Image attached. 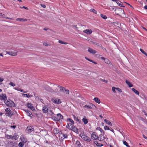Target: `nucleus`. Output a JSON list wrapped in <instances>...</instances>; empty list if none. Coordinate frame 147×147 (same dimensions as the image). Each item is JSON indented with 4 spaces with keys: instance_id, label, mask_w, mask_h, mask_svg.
Returning a JSON list of instances; mask_svg holds the SVG:
<instances>
[{
    "instance_id": "ddd939ff",
    "label": "nucleus",
    "mask_w": 147,
    "mask_h": 147,
    "mask_svg": "<svg viewBox=\"0 0 147 147\" xmlns=\"http://www.w3.org/2000/svg\"><path fill=\"white\" fill-rule=\"evenodd\" d=\"M83 32L86 33L87 35L90 34L92 32V31L91 29H86L83 31Z\"/></svg>"
},
{
    "instance_id": "2f4dec72",
    "label": "nucleus",
    "mask_w": 147,
    "mask_h": 147,
    "mask_svg": "<svg viewBox=\"0 0 147 147\" xmlns=\"http://www.w3.org/2000/svg\"><path fill=\"white\" fill-rule=\"evenodd\" d=\"M58 87L60 89V91H63V92H64V90L65 89L64 87L59 86H58Z\"/></svg>"
},
{
    "instance_id": "338daca9",
    "label": "nucleus",
    "mask_w": 147,
    "mask_h": 147,
    "mask_svg": "<svg viewBox=\"0 0 147 147\" xmlns=\"http://www.w3.org/2000/svg\"><path fill=\"white\" fill-rule=\"evenodd\" d=\"M100 80L102 81H104L105 82H106V83H107V81L106 80H103V79H100Z\"/></svg>"
},
{
    "instance_id": "a878e982",
    "label": "nucleus",
    "mask_w": 147,
    "mask_h": 147,
    "mask_svg": "<svg viewBox=\"0 0 147 147\" xmlns=\"http://www.w3.org/2000/svg\"><path fill=\"white\" fill-rule=\"evenodd\" d=\"M86 40L89 42H91L92 43H95V42L93 41L92 39L91 38V37H87V38L86 39Z\"/></svg>"
},
{
    "instance_id": "4468645a",
    "label": "nucleus",
    "mask_w": 147,
    "mask_h": 147,
    "mask_svg": "<svg viewBox=\"0 0 147 147\" xmlns=\"http://www.w3.org/2000/svg\"><path fill=\"white\" fill-rule=\"evenodd\" d=\"M88 51L89 52L93 54H94L97 53V51H96L95 50H94L90 48H88Z\"/></svg>"
},
{
    "instance_id": "412c9836",
    "label": "nucleus",
    "mask_w": 147,
    "mask_h": 147,
    "mask_svg": "<svg viewBox=\"0 0 147 147\" xmlns=\"http://www.w3.org/2000/svg\"><path fill=\"white\" fill-rule=\"evenodd\" d=\"M13 139L16 140L19 138V136L17 134L15 133L13 134Z\"/></svg>"
},
{
    "instance_id": "09e8293b",
    "label": "nucleus",
    "mask_w": 147,
    "mask_h": 147,
    "mask_svg": "<svg viewBox=\"0 0 147 147\" xmlns=\"http://www.w3.org/2000/svg\"><path fill=\"white\" fill-rule=\"evenodd\" d=\"M68 120L69 121V122H70L72 124H74V121H73V120H72L71 119H68Z\"/></svg>"
},
{
    "instance_id": "5fc2aeb1",
    "label": "nucleus",
    "mask_w": 147,
    "mask_h": 147,
    "mask_svg": "<svg viewBox=\"0 0 147 147\" xmlns=\"http://www.w3.org/2000/svg\"><path fill=\"white\" fill-rule=\"evenodd\" d=\"M116 89L117 90H118V91H119V92H122L121 90L119 88H116Z\"/></svg>"
},
{
    "instance_id": "bf43d9fd",
    "label": "nucleus",
    "mask_w": 147,
    "mask_h": 147,
    "mask_svg": "<svg viewBox=\"0 0 147 147\" xmlns=\"http://www.w3.org/2000/svg\"><path fill=\"white\" fill-rule=\"evenodd\" d=\"M10 127L13 129H15L16 127V126L15 125H11L10 126Z\"/></svg>"
},
{
    "instance_id": "6ab92c4d",
    "label": "nucleus",
    "mask_w": 147,
    "mask_h": 147,
    "mask_svg": "<svg viewBox=\"0 0 147 147\" xmlns=\"http://www.w3.org/2000/svg\"><path fill=\"white\" fill-rule=\"evenodd\" d=\"M17 21H20V22H26L27 20L26 19H24V18H18L16 19Z\"/></svg>"
},
{
    "instance_id": "79ce46f5",
    "label": "nucleus",
    "mask_w": 147,
    "mask_h": 147,
    "mask_svg": "<svg viewBox=\"0 0 147 147\" xmlns=\"http://www.w3.org/2000/svg\"><path fill=\"white\" fill-rule=\"evenodd\" d=\"M95 144H96L97 146H102V145L101 144L97 142H95Z\"/></svg>"
},
{
    "instance_id": "e2e57ef3",
    "label": "nucleus",
    "mask_w": 147,
    "mask_h": 147,
    "mask_svg": "<svg viewBox=\"0 0 147 147\" xmlns=\"http://www.w3.org/2000/svg\"><path fill=\"white\" fill-rule=\"evenodd\" d=\"M144 8L145 9H146L147 10V5H146L145 6H144Z\"/></svg>"
},
{
    "instance_id": "3c124183",
    "label": "nucleus",
    "mask_w": 147,
    "mask_h": 147,
    "mask_svg": "<svg viewBox=\"0 0 147 147\" xmlns=\"http://www.w3.org/2000/svg\"><path fill=\"white\" fill-rule=\"evenodd\" d=\"M116 88L114 87H113L112 88V91L114 93H115L116 92L115 89H116Z\"/></svg>"
},
{
    "instance_id": "423d86ee",
    "label": "nucleus",
    "mask_w": 147,
    "mask_h": 147,
    "mask_svg": "<svg viewBox=\"0 0 147 147\" xmlns=\"http://www.w3.org/2000/svg\"><path fill=\"white\" fill-rule=\"evenodd\" d=\"M42 112L44 113H47L48 111V106L44 105L42 106Z\"/></svg>"
},
{
    "instance_id": "4c0bfd02",
    "label": "nucleus",
    "mask_w": 147,
    "mask_h": 147,
    "mask_svg": "<svg viewBox=\"0 0 147 147\" xmlns=\"http://www.w3.org/2000/svg\"><path fill=\"white\" fill-rule=\"evenodd\" d=\"M74 120H76V121L79 122V123L80 122V120L78 119V117H77L75 116L74 115Z\"/></svg>"
},
{
    "instance_id": "774afa93",
    "label": "nucleus",
    "mask_w": 147,
    "mask_h": 147,
    "mask_svg": "<svg viewBox=\"0 0 147 147\" xmlns=\"http://www.w3.org/2000/svg\"><path fill=\"white\" fill-rule=\"evenodd\" d=\"M73 27H75L76 28H77V26L76 25H73Z\"/></svg>"
},
{
    "instance_id": "f3484780",
    "label": "nucleus",
    "mask_w": 147,
    "mask_h": 147,
    "mask_svg": "<svg viewBox=\"0 0 147 147\" xmlns=\"http://www.w3.org/2000/svg\"><path fill=\"white\" fill-rule=\"evenodd\" d=\"M113 25L115 26L120 27L121 26V23L118 22H114L113 23Z\"/></svg>"
},
{
    "instance_id": "603ef678",
    "label": "nucleus",
    "mask_w": 147,
    "mask_h": 147,
    "mask_svg": "<svg viewBox=\"0 0 147 147\" xmlns=\"http://www.w3.org/2000/svg\"><path fill=\"white\" fill-rule=\"evenodd\" d=\"M104 129L105 130H110L109 129V127H108L107 126H105L104 127Z\"/></svg>"
},
{
    "instance_id": "c85d7f7f",
    "label": "nucleus",
    "mask_w": 147,
    "mask_h": 147,
    "mask_svg": "<svg viewBox=\"0 0 147 147\" xmlns=\"http://www.w3.org/2000/svg\"><path fill=\"white\" fill-rule=\"evenodd\" d=\"M57 118H59V120L60 119H62L63 118V117L62 115L60 113L57 114Z\"/></svg>"
},
{
    "instance_id": "58836bf2",
    "label": "nucleus",
    "mask_w": 147,
    "mask_h": 147,
    "mask_svg": "<svg viewBox=\"0 0 147 147\" xmlns=\"http://www.w3.org/2000/svg\"><path fill=\"white\" fill-rule=\"evenodd\" d=\"M123 144L126 146L127 147H128L129 146L128 144V143L125 140H123Z\"/></svg>"
},
{
    "instance_id": "aec40b11",
    "label": "nucleus",
    "mask_w": 147,
    "mask_h": 147,
    "mask_svg": "<svg viewBox=\"0 0 147 147\" xmlns=\"http://www.w3.org/2000/svg\"><path fill=\"white\" fill-rule=\"evenodd\" d=\"M73 125L70 123H67L66 125V127L68 129H71V128L72 127Z\"/></svg>"
},
{
    "instance_id": "1a4fd4ad",
    "label": "nucleus",
    "mask_w": 147,
    "mask_h": 147,
    "mask_svg": "<svg viewBox=\"0 0 147 147\" xmlns=\"http://www.w3.org/2000/svg\"><path fill=\"white\" fill-rule=\"evenodd\" d=\"M112 1L115 2L119 6L121 7H125L123 6L122 3L120 1L118 0H111Z\"/></svg>"
},
{
    "instance_id": "680f3d73",
    "label": "nucleus",
    "mask_w": 147,
    "mask_h": 147,
    "mask_svg": "<svg viewBox=\"0 0 147 147\" xmlns=\"http://www.w3.org/2000/svg\"><path fill=\"white\" fill-rule=\"evenodd\" d=\"M3 81V79L0 77V82H2Z\"/></svg>"
},
{
    "instance_id": "c03bdc74",
    "label": "nucleus",
    "mask_w": 147,
    "mask_h": 147,
    "mask_svg": "<svg viewBox=\"0 0 147 147\" xmlns=\"http://www.w3.org/2000/svg\"><path fill=\"white\" fill-rule=\"evenodd\" d=\"M64 93H65L66 94H69V90L67 89H65L64 92H63Z\"/></svg>"
},
{
    "instance_id": "6e6552de",
    "label": "nucleus",
    "mask_w": 147,
    "mask_h": 147,
    "mask_svg": "<svg viewBox=\"0 0 147 147\" xmlns=\"http://www.w3.org/2000/svg\"><path fill=\"white\" fill-rule=\"evenodd\" d=\"M91 138L93 140H96L98 139V136L96 135L95 132H93L91 135Z\"/></svg>"
},
{
    "instance_id": "c756f323",
    "label": "nucleus",
    "mask_w": 147,
    "mask_h": 147,
    "mask_svg": "<svg viewBox=\"0 0 147 147\" xmlns=\"http://www.w3.org/2000/svg\"><path fill=\"white\" fill-rule=\"evenodd\" d=\"M6 138L8 139H13V136L11 135H6Z\"/></svg>"
},
{
    "instance_id": "dca6fc26",
    "label": "nucleus",
    "mask_w": 147,
    "mask_h": 147,
    "mask_svg": "<svg viewBox=\"0 0 147 147\" xmlns=\"http://www.w3.org/2000/svg\"><path fill=\"white\" fill-rule=\"evenodd\" d=\"M105 139V137L102 134H101L99 135V136H98V139L100 141H102Z\"/></svg>"
},
{
    "instance_id": "0e129e2a",
    "label": "nucleus",
    "mask_w": 147,
    "mask_h": 147,
    "mask_svg": "<svg viewBox=\"0 0 147 147\" xmlns=\"http://www.w3.org/2000/svg\"><path fill=\"white\" fill-rule=\"evenodd\" d=\"M20 92H24V93H26V92H24L23 90L21 89L20 90Z\"/></svg>"
},
{
    "instance_id": "69168bd1",
    "label": "nucleus",
    "mask_w": 147,
    "mask_h": 147,
    "mask_svg": "<svg viewBox=\"0 0 147 147\" xmlns=\"http://www.w3.org/2000/svg\"><path fill=\"white\" fill-rule=\"evenodd\" d=\"M142 28L144 29L145 30H146V31H147V29H146V28H145L144 27V26H142Z\"/></svg>"
},
{
    "instance_id": "b1692460",
    "label": "nucleus",
    "mask_w": 147,
    "mask_h": 147,
    "mask_svg": "<svg viewBox=\"0 0 147 147\" xmlns=\"http://www.w3.org/2000/svg\"><path fill=\"white\" fill-rule=\"evenodd\" d=\"M125 82L128 85L129 87H131L133 86L132 84H131L127 80H126Z\"/></svg>"
},
{
    "instance_id": "f03ea898",
    "label": "nucleus",
    "mask_w": 147,
    "mask_h": 147,
    "mask_svg": "<svg viewBox=\"0 0 147 147\" xmlns=\"http://www.w3.org/2000/svg\"><path fill=\"white\" fill-rule=\"evenodd\" d=\"M4 102L5 105L8 107H12L14 106V104L13 102L9 100H6Z\"/></svg>"
},
{
    "instance_id": "e433bc0d",
    "label": "nucleus",
    "mask_w": 147,
    "mask_h": 147,
    "mask_svg": "<svg viewBox=\"0 0 147 147\" xmlns=\"http://www.w3.org/2000/svg\"><path fill=\"white\" fill-rule=\"evenodd\" d=\"M97 130L100 131L102 133L104 134L103 130L100 127H98L97 128Z\"/></svg>"
},
{
    "instance_id": "cd10ccee",
    "label": "nucleus",
    "mask_w": 147,
    "mask_h": 147,
    "mask_svg": "<svg viewBox=\"0 0 147 147\" xmlns=\"http://www.w3.org/2000/svg\"><path fill=\"white\" fill-rule=\"evenodd\" d=\"M100 16L102 19L104 20H106L107 18V16L102 14H100Z\"/></svg>"
},
{
    "instance_id": "49530a36",
    "label": "nucleus",
    "mask_w": 147,
    "mask_h": 147,
    "mask_svg": "<svg viewBox=\"0 0 147 147\" xmlns=\"http://www.w3.org/2000/svg\"><path fill=\"white\" fill-rule=\"evenodd\" d=\"M9 85L13 87H14L15 86V84L12 82H10Z\"/></svg>"
},
{
    "instance_id": "8fccbe9b",
    "label": "nucleus",
    "mask_w": 147,
    "mask_h": 147,
    "mask_svg": "<svg viewBox=\"0 0 147 147\" xmlns=\"http://www.w3.org/2000/svg\"><path fill=\"white\" fill-rule=\"evenodd\" d=\"M20 8L21 9L24 8L26 10H28V7L24 6L22 7L20 6Z\"/></svg>"
},
{
    "instance_id": "f704fd0d",
    "label": "nucleus",
    "mask_w": 147,
    "mask_h": 147,
    "mask_svg": "<svg viewBox=\"0 0 147 147\" xmlns=\"http://www.w3.org/2000/svg\"><path fill=\"white\" fill-rule=\"evenodd\" d=\"M61 135L64 137L63 139L67 138V134L61 133Z\"/></svg>"
},
{
    "instance_id": "2eb2a0df",
    "label": "nucleus",
    "mask_w": 147,
    "mask_h": 147,
    "mask_svg": "<svg viewBox=\"0 0 147 147\" xmlns=\"http://www.w3.org/2000/svg\"><path fill=\"white\" fill-rule=\"evenodd\" d=\"M71 130H72L74 132H76V133H77L78 134V129L74 126H72V127L71 128Z\"/></svg>"
},
{
    "instance_id": "7ed1b4c3",
    "label": "nucleus",
    "mask_w": 147,
    "mask_h": 147,
    "mask_svg": "<svg viewBox=\"0 0 147 147\" xmlns=\"http://www.w3.org/2000/svg\"><path fill=\"white\" fill-rule=\"evenodd\" d=\"M52 101L53 102L56 104H59L61 103V101L59 99L54 98L52 99Z\"/></svg>"
},
{
    "instance_id": "de8ad7c7",
    "label": "nucleus",
    "mask_w": 147,
    "mask_h": 147,
    "mask_svg": "<svg viewBox=\"0 0 147 147\" xmlns=\"http://www.w3.org/2000/svg\"><path fill=\"white\" fill-rule=\"evenodd\" d=\"M58 42L60 43L64 44L65 45L66 44H67L66 43L63 42L61 40H59Z\"/></svg>"
},
{
    "instance_id": "7c9ffc66",
    "label": "nucleus",
    "mask_w": 147,
    "mask_h": 147,
    "mask_svg": "<svg viewBox=\"0 0 147 147\" xmlns=\"http://www.w3.org/2000/svg\"><path fill=\"white\" fill-rule=\"evenodd\" d=\"M52 119L53 120L56 121H58L59 120V118H58L55 117H53Z\"/></svg>"
},
{
    "instance_id": "13d9d810",
    "label": "nucleus",
    "mask_w": 147,
    "mask_h": 147,
    "mask_svg": "<svg viewBox=\"0 0 147 147\" xmlns=\"http://www.w3.org/2000/svg\"><path fill=\"white\" fill-rule=\"evenodd\" d=\"M41 6L43 8H45L46 7L45 5V4H41Z\"/></svg>"
},
{
    "instance_id": "a18cd8bd",
    "label": "nucleus",
    "mask_w": 147,
    "mask_h": 147,
    "mask_svg": "<svg viewBox=\"0 0 147 147\" xmlns=\"http://www.w3.org/2000/svg\"><path fill=\"white\" fill-rule=\"evenodd\" d=\"M21 140L22 142H23L24 144L26 143V140H25V139H24L23 138H21Z\"/></svg>"
},
{
    "instance_id": "72a5a7b5",
    "label": "nucleus",
    "mask_w": 147,
    "mask_h": 147,
    "mask_svg": "<svg viewBox=\"0 0 147 147\" xmlns=\"http://www.w3.org/2000/svg\"><path fill=\"white\" fill-rule=\"evenodd\" d=\"M90 11L95 14H96L97 13V11L94 9H91Z\"/></svg>"
},
{
    "instance_id": "4be33fe9",
    "label": "nucleus",
    "mask_w": 147,
    "mask_h": 147,
    "mask_svg": "<svg viewBox=\"0 0 147 147\" xmlns=\"http://www.w3.org/2000/svg\"><path fill=\"white\" fill-rule=\"evenodd\" d=\"M104 121L108 125H109L110 126L112 125V124L111 122H110L109 121L106 119H105L104 120Z\"/></svg>"
},
{
    "instance_id": "ea45409f",
    "label": "nucleus",
    "mask_w": 147,
    "mask_h": 147,
    "mask_svg": "<svg viewBox=\"0 0 147 147\" xmlns=\"http://www.w3.org/2000/svg\"><path fill=\"white\" fill-rule=\"evenodd\" d=\"M104 61L105 63L107 64H109L110 63V61L107 59L105 58L104 60Z\"/></svg>"
},
{
    "instance_id": "473e14b6",
    "label": "nucleus",
    "mask_w": 147,
    "mask_h": 147,
    "mask_svg": "<svg viewBox=\"0 0 147 147\" xmlns=\"http://www.w3.org/2000/svg\"><path fill=\"white\" fill-rule=\"evenodd\" d=\"M22 96H26V97L28 98H29L30 97V95H29L28 94H22Z\"/></svg>"
},
{
    "instance_id": "37998d69",
    "label": "nucleus",
    "mask_w": 147,
    "mask_h": 147,
    "mask_svg": "<svg viewBox=\"0 0 147 147\" xmlns=\"http://www.w3.org/2000/svg\"><path fill=\"white\" fill-rule=\"evenodd\" d=\"M24 145V144L22 142H20L18 144V146L20 147H22Z\"/></svg>"
},
{
    "instance_id": "6e6d98bb",
    "label": "nucleus",
    "mask_w": 147,
    "mask_h": 147,
    "mask_svg": "<svg viewBox=\"0 0 147 147\" xmlns=\"http://www.w3.org/2000/svg\"><path fill=\"white\" fill-rule=\"evenodd\" d=\"M14 89L15 90H17L20 91V88H18V87H15V88H14Z\"/></svg>"
},
{
    "instance_id": "393cba45",
    "label": "nucleus",
    "mask_w": 147,
    "mask_h": 147,
    "mask_svg": "<svg viewBox=\"0 0 147 147\" xmlns=\"http://www.w3.org/2000/svg\"><path fill=\"white\" fill-rule=\"evenodd\" d=\"M132 90L133 92H134L136 94L139 95V92L136 90L135 88H133L132 89Z\"/></svg>"
},
{
    "instance_id": "a19ab883",
    "label": "nucleus",
    "mask_w": 147,
    "mask_h": 147,
    "mask_svg": "<svg viewBox=\"0 0 147 147\" xmlns=\"http://www.w3.org/2000/svg\"><path fill=\"white\" fill-rule=\"evenodd\" d=\"M43 29L45 30H47L48 32H50L51 31V29L47 28H45Z\"/></svg>"
},
{
    "instance_id": "20e7f679",
    "label": "nucleus",
    "mask_w": 147,
    "mask_h": 147,
    "mask_svg": "<svg viewBox=\"0 0 147 147\" xmlns=\"http://www.w3.org/2000/svg\"><path fill=\"white\" fill-rule=\"evenodd\" d=\"M84 107L88 109H91L92 108H96V107L93 104H90V105H86L84 106Z\"/></svg>"
},
{
    "instance_id": "864d4df0",
    "label": "nucleus",
    "mask_w": 147,
    "mask_h": 147,
    "mask_svg": "<svg viewBox=\"0 0 147 147\" xmlns=\"http://www.w3.org/2000/svg\"><path fill=\"white\" fill-rule=\"evenodd\" d=\"M76 145L77 146H79L80 145V142L79 141H77L76 143Z\"/></svg>"
},
{
    "instance_id": "bb28decb",
    "label": "nucleus",
    "mask_w": 147,
    "mask_h": 147,
    "mask_svg": "<svg viewBox=\"0 0 147 147\" xmlns=\"http://www.w3.org/2000/svg\"><path fill=\"white\" fill-rule=\"evenodd\" d=\"M59 132V130L58 128H55L54 129V132L55 134H57Z\"/></svg>"
},
{
    "instance_id": "39448f33",
    "label": "nucleus",
    "mask_w": 147,
    "mask_h": 147,
    "mask_svg": "<svg viewBox=\"0 0 147 147\" xmlns=\"http://www.w3.org/2000/svg\"><path fill=\"white\" fill-rule=\"evenodd\" d=\"M5 111L6 116H11L13 114L11 113V110L9 108H6L5 109Z\"/></svg>"
},
{
    "instance_id": "a211bd4d",
    "label": "nucleus",
    "mask_w": 147,
    "mask_h": 147,
    "mask_svg": "<svg viewBox=\"0 0 147 147\" xmlns=\"http://www.w3.org/2000/svg\"><path fill=\"white\" fill-rule=\"evenodd\" d=\"M82 121H83L84 124H87L88 122V119H87L85 117H84L82 119Z\"/></svg>"
},
{
    "instance_id": "4d7b16f0",
    "label": "nucleus",
    "mask_w": 147,
    "mask_h": 147,
    "mask_svg": "<svg viewBox=\"0 0 147 147\" xmlns=\"http://www.w3.org/2000/svg\"><path fill=\"white\" fill-rule=\"evenodd\" d=\"M43 45L47 47L49 45L47 44V42H44Z\"/></svg>"
},
{
    "instance_id": "9d476101",
    "label": "nucleus",
    "mask_w": 147,
    "mask_h": 147,
    "mask_svg": "<svg viewBox=\"0 0 147 147\" xmlns=\"http://www.w3.org/2000/svg\"><path fill=\"white\" fill-rule=\"evenodd\" d=\"M0 99L4 100V101L7 99V97L5 94H1L0 95Z\"/></svg>"
},
{
    "instance_id": "5701e85b",
    "label": "nucleus",
    "mask_w": 147,
    "mask_h": 147,
    "mask_svg": "<svg viewBox=\"0 0 147 147\" xmlns=\"http://www.w3.org/2000/svg\"><path fill=\"white\" fill-rule=\"evenodd\" d=\"M94 100L96 102L98 103H100V100L99 99L97 98H94Z\"/></svg>"
},
{
    "instance_id": "f257e3e1",
    "label": "nucleus",
    "mask_w": 147,
    "mask_h": 147,
    "mask_svg": "<svg viewBox=\"0 0 147 147\" xmlns=\"http://www.w3.org/2000/svg\"><path fill=\"white\" fill-rule=\"evenodd\" d=\"M81 138L84 140L88 142H90L91 141V139L90 138L87 136L86 134L84 131H82L79 135Z\"/></svg>"
},
{
    "instance_id": "c9c22d12",
    "label": "nucleus",
    "mask_w": 147,
    "mask_h": 147,
    "mask_svg": "<svg viewBox=\"0 0 147 147\" xmlns=\"http://www.w3.org/2000/svg\"><path fill=\"white\" fill-rule=\"evenodd\" d=\"M26 115L29 117H31V116L32 115V113H30L28 111H26Z\"/></svg>"
},
{
    "instance_id": "0eeeda50",
    "label": "nucleus",
    "mask_w": 147,
    "mask_h": 147,
    "mask_svg": "<svg viewBox=\"0 0 147 147\" xmlns=\"http://www.w3.org/2000/svg\"><path fill=\"white\" fill-rule=\"evenodd\" d=\"M6 53L12 56H15L17 55V52L13 51H6Z\"/></svg>"
},
{
    "instance_id": "f8f14e48",
    "label": "nucleus",
    "mask_w": 147,
    "mask_h": 147,
    "mask_svg": "<svg viewBox=\"0 0 147 147\" xmlns=\"http://www.w3.org/2000/svg\"><path fill=\"white\" fill-rule=\"evenodd\" d=\"M27 106L30 109L32 110H34V108L31 103H28L27 104Z\"/></svg>"
},
{
    "instance_id": "052dcab7",
    "label": "nucleus",
    "mask_w": 147,
    "mask_h": 147,
    "mask_svg": "<svg viewBox=\"0 0 147 147\" xmlns=\"http://www.w3.org/2000/svg\"><path fill=\"white\" fill-rule=\"evenodd\" d=\"M140 51L143 53H144L145 52L143 50H142V49H140Z\"/></svg>"
},
{
    "instance_id": "9b49d317",
    "label": "nucleus",
    "mask_w": 147,
    "mask_h": 147,
    "mask_svg": "<svg viewBox=\"0 0 147 147\" xmlns=\"http://www.w3.org/2000/svg\"><path fill=\"white\" fill-rule=\"evenodd\" d=\"M34 130V128L30 126L28 127L26 129V131L28 133H30Z\"/></svg>"
}]
</instances>
